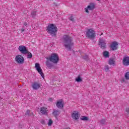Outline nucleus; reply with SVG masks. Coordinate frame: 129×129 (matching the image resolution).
<instances>
[{
  "mask_svg": "<svg viewBox=\"0 0 129 129\" xmlns=\"http://www.w3.org/2000/svg\"><path fill=\"white\" fill-rule=\"evenodd\" d=\"M52 123H53V120H52V119H50L47 123L48 125L49 126H51V125H52Z\"/></svg>",
  "mask_w": 129,
  "mask_h": 129,
  "instance_id": "393cba45",
  "label": "nucleus"
},
{
  "mask_svg": "<svg viewBox=\"0 0 129 129\" xmlns=\"http://www.w3.org/2000/svg\"><path fill=\"white\" fill-rule=\"evenodd\" d=\"M126 112H127V113H129V108H126Z\"/></svg>",
  "mask_w": 129,
  "mask_h": 129,
  "instance_id": "473e14b6",
  "label": "nucleus"
},
{
  "mask_svg": "<svg viewBox=\"0 0 129 129\" xmlns=\"http://www.w3.org/2000/svg\"><path fill=\"white\" fill-rule=\"evenodd\" d=\"M32 87L34 90H38L41 87V85L38 83L35 82L32 83Z\"/></svg>",
  "mask_w": 129,
  "mask_h": 129,
  "instance_id": "9b49d317",
  "label": "nucleus"
},
{
  "mask_svg": "<svg viewBox=\"0 0 129 129\" xmlns=\"http://www.w3.org/2000/svg\"><path fill=\"white\" fill-rule=\"evenodd\" d=\"M40 112L42 114L47 115L48 113V109L45 107H41L40 108Z\"/></svg>",
  "mask_w": 129,
  "mask_h": 129,
  "instance_id": "4468645a",
  "label": "nucleus"
},
{
  "mask_svg": "<svg viewBox=\"0 0 129 129\" xmlns=\"http://www.w3.org/2000/svg\"><path fill=\"white\" fill-rule=\"evenodd\" d=\"M104 69L106 72H108V71H109V67L107 65H106L105 66Z\"/></svg>",
  "mask_w": 129,
  "mask_h": 129,
  "instance_id": "bb28decb",
  "label": "nucleus"
},
{
  "mask_svg": "<svg viewBox=\"0 0 129 129\" xmlns=\"http://www.w3.org/2000/svg\"><path fill=\"white\" fill-rule=\"evenodd\" d=\"M95 8V4L93 3H90V5L88 6L87 8H85V12L86 13H89V11H93L94 9Z\"/></svg>",
  "mask_w": 129,
  "mask_h": 129,
  "instance_id": "6e6552de",
  "label": "nucleus"
},
{
  "mask_svg": "<svg viewBox=\"0 0 129 129\" xmlns=\"http://www.w3.org/2000/svg\"><path fill=\"white\" fill-rule=\"evenodd\" d=\"M35 68L37 71L38 72V73L40 74L42 78H44L45 76L44 75V73H43V71L42 70V69H41V66H40V63H35Z\"/></svg>",
  "mask_w": 129,
  "mask_h": 129,
  "instance_id": "423d86ee",
  "label": "nucleus"
},
{
  "mask_svg": "<svg viewBox=\"0 0 129 129\" xmlns=\"http://www.w3.org/2000/svg\"><path fill=\"white\" fill-rule=\"evenodd\" d=\"M82 120H88V117L83 116L81 118Z\"/></svg>",
  "mask_w": 129,
  "mask_h": 129,
  "instance_id": "a878e982",
  "label": "nucleus"
},
{
  "mask_svg": "<svg viewBox=\"0 0 129 129\" xmlns=\"http://www.w3.org/2000/svg\"><path fill=\"white\" fill-rule=\"evenodd\" d=\"M60 110H59L54 109L52 112V114H53L55 117H57V116L60 115Z\"/></svg>",
  "mask_w": 129,
  "mask_h": 129,
  "instance_id": "dca6fc26",
  "label": "nucleus"
},
{
  "mask_svg": "<svg viewBox=\"0 0 129 129\" xmlns=\"http://www.w3.org/2000/svg\"><path fill=\"white\" fill-rule=\"evenodd\" d=\"M72 117L73 119H75L76 120L78 119L79 117H80V115L79 112L75 111L72 114Z\"/></svg>",
  "mask_w": 129,
  "mask_h": 129,
  "instance_id": "f8f14e48",
  "label": "nucleus"
},
{
  "mask_svg": "<svg viewBox=\"0 0 129 129\" xmlns=\"http://www.w3.org/2000/svg\"><path fill=\"white\" fill-rule=\"evenodd\" d=\"M122 63L124 66H129V57L125 56L123 58Z\"/></svg>",
  "mask_w": 129,
  "mask_h": 129,
  "instance_id": "ddd939ff",
  "label": "nucleus"
},
{
  "mask_svg": "<svg viewBox=\"0 0 129 129\" xmlns=\"http://www.w3.org/2000/svg\"><path fill=\"white\" fill-rule=\"evenodd\" d=\"M30 112L31 111H30V110H27L25 113V115H29V116H31V114H30Z\"/></svg>",
  "mask_w": 129,
  "mask_h": 129,
  "instance_id": "c85d7f7f",
  "label": "nucleus"
},
{
  "mask_svg": "<svg viewBox=\"0 0 129 129\" xmlns=\"http://www.w3.org/2000/svg\"><path fill=\"white\" fill-rule=\"evenodd\" d=\"M36 16H37V11H33L31 12V17H32V18H35Z\"/></svg>",
  "mask_w": 129,
  "mask_h": 129,
  "instance_id": "4be33fe9",
  "label": "nucleus"
},
{
  "mask_svg": "<svg viewBox=\"0 0 129 129\" xmlns=\"http://www.w3.org/2000/svg\"><path fill=\"white\" fill-rule=\"evenodd\" d=\"M103 56H104L105 58H108L109 57V52L107 51H104L103 52Z\"/></svg>",
  "mask_w": 129,
  "mask_h": 129,
  "instance_id": "a211bd4d",
  "label": "nucleus"
},
{
  "mask_svg": "<svg viewBox=\"0 0 129 129\" xmlns=\"http://www.w3.org/2000/svg\"><path fill=\"white\" fill-rule=\"evenodd\" d=\"M82 59H84V60H85L86 61H88L89 60V56L88 55L85 54L82 55Z\"/></svg>",
  "mask_w": 129,
  "mask_h": 129,
  "instance_id": "6ab92c4d",
  "label": "nucleus"
},
{
  "mask_svg": "<svg viewBox=\"0 0 129 129\" xmlns=\"http://www.w3.org/2000/svg\"><path fill=\"white\" fill-rule=\"evenodd\" d=\"M121 82H125V79L124 78H122L121 80Z\"/></svg>",
  "mask_w": 129,
  "mask_h": 129,
  "instance_id": "7c9ffc66",
  "label": "nucleus"
},
{
  "mask_svg": "<svg viewBox=\"0 0 129 129\" xmlns=\"http://www.w3.org/2000/svg\"><path fill=\"white\" fill-rule=\"evenodd\" d=\"M41 123H42V124H45V120H42L41 121Z\"/></svg>",
  "mask_w": 129,
  "mask_h": 129,
  "instance_id": "2f4dec72",
  "label": "nucleus"
},
{
  "mask_svg": "<svg viewBox=\"0 0 129 129\" xmlns=\"http://www.w3.org/2000/svg\"><path fill=\"white\" fill-rule=\"evenodd\" d=\"M102 35H103V33L102 32V33H101L100 36H102Z\"/></svg>",
  "mask_w": 129,
  "mask_h": 129,
  "instance_id": "58836bf2",
  "label": "nucleus"
},
{
  "mask_svg": "<svg viewBox=\"0 0 129 129\" xmlns=\"http://www.w3.org/2000/svg\"><path fill=\"white\" fill-rule=\"evenodd\" d=\"M48 100L49 101H53V99L52 98H49Z\"/></svg>",
  "mask_w": 129,
  "mask_h": 129,
  "instance_id": "72a5a7b5",
  "label": "nucleus"
},
{
  "mask_svg": "<svg viewBox=\"0 0 129 129\" xmlns=\"http://www.w3.org/2000/svg\"><path fill=\"white\" fill-rule=\"evenodd\" d=\"M109 64V65H114V64H115V60H114L113 58H110Z\"/></svg>",
  "mask_w": 129,
  "mask_h": 129,
  "instance_id": "412c9836",
  "label": "nucleus"
},
{
  "mask_svg": "<svg viewBox=\"0 0 129 129\" xmlns=\"http://www.w3.org/2000/svg\"><path fill=\"white\" fill-rule=\"evenodd\" d=\"M47 33L50 34V36H52V37H56L58 29L57 28V26H56V25L51 24L48 25L47 28Z\"/></svg>",
  "mask_w": 129,
  "mask_h": 129,
  "instance_id": "f03ea898",
  "label": "nucleus"
},
{
  "mask_svg": "<svg viewBox=\"0 0 129 129\" xmlns=\"http://www.w3.org/2000/svg\"><path fill=\"white\" fill-rule=\"evenodd\" d=\"M86 37L89 39H94L95 38V32L92 29H88L86 32Z\"/></svg>",
  "mask_w": 129,
  "mask_h": 129,
  "instance_id": "20e7f679",
  "label": "nucleus"
},
{
  "mask_svg": "<svg viewBox=\"0 0 129 129\" xmlns=\"http://www.w3.org/2000/svg\"><path fill=\"white\" fill-rule=\"evenodd\" d=\"M99 45L100 46L101 49L104 50L106 48V43H105V40H103L102 38H100L99 39Z\"/></svg>",
  "mask_w": 129,
  "mask_h": 129,
  "instance_id": "0eeeda50",
  "label": "nucleus"
},
{
  "mask_svg": "<svg viewBox=\"0 0 129 129\" xmlns=\"http://www.w3.org/2000/svg\"><path fill=\"white\" fill-rule=\"evenodd\" d=\"M47 60H49L50 62L57 64L59 62V56L57 53H52L49 57L46 58Z\"/></svg>",
  "mask_w": 129,
  "mask_h": 129,
  "instance_id": "7ed1b4c3",
  "label": "nucleus"
},
{
  "mask_svg": "<svg viewBox=\"0 0 129 129\" xmlns=\"http://www.w3.org/2000/svg\"><path fill=\"white\" fill-rule=\"evenodd\" d=\"M24 26H27V22H25L24 24Z\"/></svg>",
  "mask_w": 129,
  "mask_h": 129,
  "instance_id": "e433bc0d",
  "label": "nucleus"
},
{
  "mask_svg": "<svg viewBox=\"0 0 129 129\" xmlns=\"http://www.w3.org/2000/svg\"><path fill=\"white\" fill-rule=\"evenodd\" d=\"M70 21H72V22H74V18H73V15H71V17L70 18Z\"/></svg>",
  "mask_w": 129,
  "mask_h": 129,
  "instance_id": "c756f323",
  "label": "nucleus"
},
{
  "mask_svg": "<svg viewBox=\"0 0 129 129\" xmlns=\"http://www.w3.org/2000/svg\"><path fill=\"white\" fill-rule=\"evenodd\" d=\"M125 78L126 80H128L129 79V72H128L125 73Z\"/></svg>",
  "mask_w": 129,
  "mask_h": 129,
  "instance_id": "cd10ccee",
  "label": "nucleus"
},
{
  "mask_svg": "<svg viewBox=\"0 0 129 129\" xmlns=\"http://www.w3.org/2000/svg\"><path fill=\"white\" fill-rule=\"evenodd\" d=\"M19 51L22 53V54H23L24 55H27V53H28V49L27 48V47L24 45H20L19 46L18 48Z\"/></svg>",
  "mask_w": 129,
  "mask_h": 129,
  "instance_id": "39448f33",
  "label": "nucleus"
},
{
  "mask_svg": "<svg viewBox=\"0 0 129 129\" xmlns=\"http://www.w3.org/2000/svg\"><path fill=\"white\" fill-rule=\"evenodd\" d=\"M64 129H71L70 127L64 128Z\"/></svg>",
  "mask_w": 129,
  "mask_h": 129,
  "instance_id": "4c0bfd02",
  "label": "nucleus"
},
{
  "mask_svg": "<svg viewBox=\"0 0 129 129\" xmlns=\"http://www.w3.org/2000/svg\"><path fill=\"white\" fill-rule=\"evenodd\" d=\"M56 106L58 108H63L64 107V105L63 104V102L62 100H60L59 101H57L56 103Z\"/></svg>",
  "mask_w": 129,
  "mask_h": 129,
  "instance_id": "2eb2a0df",
  "label": "nucleus"
},
{
  "mask_svg": "<svg viewBox=\"0 0 129 129\" xmlns=\"http://www.w3.org/2000/svg\"><path fill=\"white\" fill-rule=\"evenodd\" d=\"M97 1H98V2H99V1H100V0H97Z\"/></svg>",
  "mask_w": 129,
  "mask_h": 129,
  "instance_id": "ea45409f",
  "label": "nucleus"
},
{
  "mask_svg": "<svg viewBox=\"0 0 129 129\" xmlns=\"http://www.w3.org/2000/svg\"><path fill=\"white\" fill-rule=\"evenodd\" d=\"M29 114H31V115H32V116H34V113H33V112H30V113H29Z\"/></svg>",
  "mask_w": 129,
  "mask_h": 129,
  "instance_id": "f704fd0d",
  "label": "nucleus"
},
{
  "mask_svg": "<svg viewBox=\"0 0 129 129\" xmlns=\"http://www.w3.org/2000/svg\"><path fill=\"white\" fill-rule=\"evenodd\" d=\"M45 63H46V65L47 67H48V68H49V69H51V68H52V67H53V66L52 63L50 62V61H49L48 59H47V60H46L45 61Z\"/></svg>",
  "mask_w": 129,
  "mask_h": 129,
  "instance_id": "f3484780",
  "label": "nucleus"
},
{
  "mask_svg": "<svg viewBox=\"0 0 129 129\" xmlns=\"http://www.w3.org/2000/svg\"><path fill=\"white\" fill-rule=\"evenodd\" d=\"M63 46L68 51H71L72 47L74 43H73V39L69 35L63 36Z\"/></svg>",
  "mask_w": 129,
  "mask_h": 129,
  "instance_id": "f257e3e1",
  "label": "nucleus"
},
{
  "mask_svg": "<svg viewBox=\"0 0 129 129\" xmlns=\"http://www.w3.org/2000/svg\"><path fill=\"white\" fill-rule=\"evenodd\" d=\"M117 46H118V43L116 41L112 42L110 45L111 50L112 51H114L117 49Z\"/></svg>",
  "mask_w": 129,
  "mask_h": 129,
  "instance_id": "9d476101",
  "label": "nucleus"
},
{
  "mask_svg": "<svg viewBox=\"0 0 129 129\" xmlns=\"http://www.w3.org/2000/svg\"><path fill=\"white\" fill-rule=\"evenodd\" d=\"M105 122H106V120H105V119H102L100 120V123L102 125H104V124H105Z\"/></svg>",
  "mask_w": 129,
  "mask_h": 129,
  "instance_id": "5701e85b",
  "label": "nucleus"
},
{
  "mask_svg": "<svg viewBox=\"0 0 129 129\" xmlns=\"http://www.w3.org/2000/svg\"><path fill=\"white\" fill-rule=\"evenodd\" d=\"M25 29H21V33H23V32H25Z\"/></svg>",
  "mask_w": 129,
  "mask_h": 129,
  "instance_id": "c9c22d12",
  "label": "nucleus"
},
{
  "mask_svg": "<svg viewBox=\"0 0 129 129\" xmlns=\"http://www.w3.org/2000/svg\"><path fill=\"white\" fill-rule=\"evenodd\" d=\"M27 58L28 59H31L33 57V54H32V53H31L29 50H27Z\"/></svg>",
  "mask_w": 129,
  "mask_h": 129,
  "instance_id": "aec40b11",
  "label": "nucleus"
},
{
  "mask_svg": "<svg viewBox=\"0 0 129 129\" xmlns=\"http://www.w3.org/2000/svg\"><path fill=\"white\" fill-rule=\"evenodd\" d=\"M15 59L16 61L17 62V63H19V64H23V63H24V61H25L24 57H23V56L21 55H18L16 56Z\"/></svg>",
  "mask_w": 129,
  "mask_h": 129,
  "instance_id": "1a4fd4ad",
  "label": "nucleus"
},
{
  "mask_svg": "<svg viewBox=\"0 0 129 129\" xmlns=\"http://www.w3.org/2000/svg\"><path fill=\"white\" fill-rule=\"evenodd\" d=\"M76 81H77V82H82V79H81L80 76H79L78 78L76 79Z\"/></svg>",
  "mask_w": 129,
  "mask_h": 129,
  "instance_id": "b1692460",
  "label": "nucleus"
}]
</instances>
